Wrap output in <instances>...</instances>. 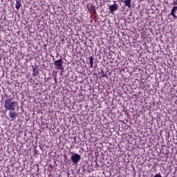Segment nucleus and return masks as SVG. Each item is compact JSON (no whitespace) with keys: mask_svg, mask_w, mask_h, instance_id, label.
Here are the masks:
<instances>
[{"mask_svg":"<svg viewBox=\"0 0 177 177\" xmlns=\"http://www.w3.org/2000/svg\"><path fill=\"white\" fill-rule=\"evenodd\" d=\"M13 99L10 96H7V99L4 103V107L9 111H15L17 106L18 105L17 102H12Z\"/></svg>","mask_w":177,"mask_h":177,"instance_id":"f257e3e1","label":"nucleus"},{"mask_svg":"<svg viewBox=\"0 0 177 177\" xmlns=\"http://www.w3.org/2000/svg\"><path fill=\"white\" fill-rule=\"evenodd\" d=\"M81 156L77 153H73L71 156V160H72V162L75 165L77 164L78 162L81 160Z\"/></svg>","mask_w":177,"mask_h":177,"instance_id":"f03ea898","label":"nucleus"},{"mask_svg":"<svg viewBox=\"0 0 177 177\" xmlns=\"http://www.w3.org/2000/svg\"><path fill=\"white\" fill-rule=\"evenodd\" d=\"M55 66L58 70H63V59L62 58H60V59H57V61H55L54 62Z\"/></svg>","mask_w":177,"mask_h":177,"instance_id":"7ed1b4c3","label":"nucleus"},{"mask_svg":"<svg viewBox=\"0 0 177 177\" xmlns=\"http://www.w3.org/2000/svg\"><path fill=\"white\" fill-rule=\"evenodd\" d=\"M113 3H115L109 6V12L112 14L118 10V4L115 1H113Z\"/></svg>","mask_w":177,"mask_h":177,"instance_id":"20e7f679","label":"nucleus"},{"mask_svg":"<svg viewBox=\"0 0 177 177\" xmlns=\"http://www.w3.org/2000/svg\"><path fill=\"white\" fill-rule=\"evenodd\" d=\"M170 15H172L174 18H177V6H174L171 10Z\"/></svg>","mask_w":177,"mask_h":177,"instance_id":"39448f33","label":"nucleus"},{"mask_svg":"<svg viewBox=\"0 0 177 177\" xmlns=\"http://www.w3.org/2000/svg\"><path fill=\"white\" fill-rule=\"evenodd\" d=\"M9 115H10V118L12 119V121L16 119V118L17 116V113L11 111L9 113Z\"/></svg>","mask_w":177,"mask_h":177,"instance_id":"423d86ee","label":"nucleus"},{"mask_svg":"<svg viewBox=\"0 0 177 177\" xmlns=\"http://www.w3.org/2000/svg\"><path fill=\"white\" fill-rule=\"evenodd\" d=\"M124 6L127 7L128 8H131V0H124Z\"/></svg>","mask_w":177,"mask_h":177,"instance_id":"0eeeda50","label":"nucleus"},{"mask_svg":"<svg viewBox=\"0 0 177 177\" xmlns=\"http://www.w3.org/2000/svg\"><path fill=\"white\" fill-rule=\"evenodd\" d=\"M95 58L94 57H88V61H90V67L93 68V61Z\"/></svg>","mask_w":177,"mask_h":177,"instance_id":"6e6552de","label":"nucleus"},{"mask_svg":"<svg viewBox=\"0 0 177 177\" xmlns=\"http://www.w3.org/2000/svg\"><path fill=\"white\" fill-rule=\"evenodd\" d=\"M21 6V0H17L16 1V8L19 10Z\"/></svg>","mask_w":177,"mask_h":177,"instance_id":"1a4fd4ad","label":"nucleus"},{"mask_svg":"<svg viewBox=\"0 0 177 177\" xmlns=\"http://www.w3.org/2000/svg\"><path fill=\"white\" fill-rule=\"evenodd\" d=\"M154 177H162V176L160 174H158L155 175Z\"/></svg>","mask_w":177,"mask_h":177,"instance_id":"9d476101","label":"nucleus"},{"mask_svg":"<svg viewBox=\"0 0 177 177\" xmlns=\"http://www.w3.org/2000/svg\"><path fill=\"white\" fill-rule=\"evenodd\" d=\"M176 94H177V89H176Z\"/></svg>","mask_w":177,"mask_h":177,"instance_id":"9b49d317","label":"nucleus"}]
</instances>
